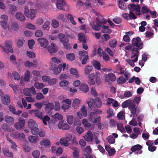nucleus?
<instances>
[{"label":"nucleus","mask_w":158,"mask_h":158,"mask_svg":"<svg viewBox=\"0 0 158 158\" xmlns=\"http://www.w3.org/2000/svg\"><path fill=\"white\" fill-rule=\"evenodd\" d=\"M1 24L2 26L4 28L7 27V21L8 20V17L6 15H2L1 16Z\"/></svg>","instance_id":"obj_11"},{"label":"nucleus","mask_w":158,"mask_h":158,"mask_svg":"<svg viewBox=\"0 0 158 158\" xmlns=\"http://www.w3.org/2000/svg\"><path fill=\"white\" fill-rule=\"evenodd\" d=\"M102 25L98 22H97L95 24H93L92 28L96 31H98L100 30Z\"/></svg>","instance_id":"obj_36"},{"label":"nucleus","mask_w":158,"mask_h":158,"mask_svg":"<svg viewBox=\"0 0 158 158\" xmlns=\"http://www.w3.org/2000/svg\"><path fill=\"white\" fill-rule=\"evenodd\" d=\"M6 122L9 124H12L14 122V119L13 117L6 115L4 118Z\"/></svg>","instance_id":"obj_24"},{"label":"nucleus","mask_w":158,"mask_h":158,"mask_svg":"<svg viewBox=\"0 0 158 158\" xmlns=\"http://www.w3.org/2000/svg\"><path fill=\"white\" fill-rule=\"evenodd\" d=\"M28 125L30 129H31L35 127H38V125L34 120L32 119L29 120L28 122Z\"/></svg>","instance_id":"obj_31"},{"label":"nucleus","mask_w":158,"mask_h":158,"mask_svg":"<svg viewBox=\"0 0 158 158\" xmlns=\"http://www.w3.org/2000/svg\"><path fill=\"white\" fill-rule=\"evenodd\" d=\"M80 104V101L78 98H75L73 100L72 106L75 109H77Z\"/></svg>","instance_id":"obj_30"},{"label":"nucleus","mask_w":158,"mask_h":158,"mask_svg":"<svg viewBox=\"0 0 158 158\" xmlns=\"http://www.w3.org/2000/svg\"><path fill=\"white\" fill-rule=\"evenodd\" d=\"M82 123L85 127H88L89 130H91L94 128V125L89 123L88 121L85 119H83Z\"/></svg>","instance_id":"obj_14"},{"label":"nucleus","mask_w":158,"mask_h":158,"mask_svg":"<svg viewBox=\"0 0 158 158\" xmlns=\"http://www.w3.org/2000/svg\"><path fill=\"white\" fill-rule=\"evenodd\" d=\"M66 17L68 19H69L70 22L73 24L75 25L76 23L74 21V18L73 16L70 14H67L65 15Z\"/></svg>","instance_id":"obj_42"},{"label":"nucleus","mask_w":158,"mask_h":158,"mask_svg":"<svg viewBox=\"0 0 158 158\" xmlns=\"http://www.w3.org/2000/svg\"><path fill=\"white\" fill-rule=\"evenodd\" d=\"M60 142L62 145L66 147H67L69 145V142L64 138H61L60 139Z\"/></svg>","instance_id":"obj_43"},{"label":"nucleus","mask_w":158,"mask_h":158,"mask_svg":"<svg viewBox=\"0 0 158 158\" xmlns=\"http://www.w3.org/2000/svg\"><path fill=\"white\" fill-rule=\"evenodd\" d=\"M1 127L5 131H14V129L13 128L8 125L6 123H4L2 124Z\"/></svg>","instance_id":"obj_19"},{"label":"nucleus","mask_w":158,"mask_h":158,"mask_svg":"<svg viewBox=\"0 0 158 158\" xmlns=\"http://www.w3.org/2000/svg\"><path fill=\"white\" fill-rule=\"evenodd\" d=\"M56 3V5L58 9L64 10V7L66 5V3L64 0H57Z\"/></svg>","instance_id":"obj_9"},{"label":"nucleus","mask_w":158,"mask_h":158,"mask_svg":"<svg viewBox=\"0 0 158 158\" xmlns=\"http://www.w3.org/2000/svg\"><path fill=\"white\" fill-rule=\"evenodd\" d=\"M43 123L44 125H47V122L49 121L50 120L49 117L47 115L44 116V117H42V119Z\"/></svg>","instance_id":"obj_50"},{"label":"nucleus","mask_w":158,"mask_h":158,"mask_svg":"<svg viewBox=\"0 0 158 158\" xmlns=\"http://www.w3.org/2000/svg\"><path fill=\"white\" fill-rule=\"evenodd\" d=\"M96 21L99 23L102 24H105L106 23L107 21L102 16H100L98 17Z\"/></svg>","instance_id":"obj_33"},{"label":"nucleus","mask_w":158,"mask_h":158,"mask_svg":"<svg viewBox=\"0 0 158 158\" xmlns=\"http://www.w3.org/2000/svg\"><path fill=\"white\" fill-rule=\"evenodd\" d=\"M132 45L137 48H134L132 50V55L131 56V58L135 57H138L139 54V50L142 49L143 48V43L141 42V38L139 37L133 39L132 41Z\"/></svg>","instance_id":"obj_1"},{"label":"nucleus","mask_w":158,"mask_h":158,"mask_svg":"<svg viewBox=\"0 0 158 158\" xmlns=\"http://www.w3.org/2000/svg\"><path fill=\"white\" fill-rule=\"evenodd\" d=\"M73 115H70L67 117V121L68 123L70 124H73Z\"/></svg>","instance_id":"obj_56"},{"label":"nucleus","mask_w":158,"mask_h":158,"mask_svg":"<svg viewBox=\"0 0 158 158\" xmlns=\"http://www.w3.org/2000/svg\"><path fill=\"white\" fill-rule=\"evenodd\" d=\"M45 105V110L46 111L48 112H49L53 110L54 107V104L52 103H48L46 104Z\"/></svg>","instance_id":"obj_22"},{"label":"nucleus","mask_w":158,"mask_h":158,"mask_svg":"<svg viewBox=\"0 0 158 158\" xmlns=\"http://www.w3.org/2000/svg\"><path fill=\"white\" fill-rule=\"evenodd\" d=\"M143 148L142 145L140 144H136L132 146L131 148V150L132 152H136L135 153V154H141L142 152L143 151L141 149Z\"/></svg>","instance_id":"obj_8"},{"label":"nucleus","mask_w":158,"mask_h":158,"mask_svg":"<svg viewBox=\"0 0 158 158\" xmlns=\"http://www.w3.org/2000/svg\"><path fill=\"white\" fill-rule=\"evenodd\" d=\"M36 13L37 10L36 9H31L29 11L28 6H26L25 7L24 14L27 18L31 20L33 19L35 17Z\"/></svg>","instance_id":"obj_2"},{"label":"nucleus","mask_w":158,"mask_h":158,"mask_svg":"<svg viewBox=\"0 0 158 158\" xmlns=\"http://www.w3.org/2000/svg\"><path fill=\"white\" fill-rule=\"evenodd\" d=\"M109 44L110 47L114 48L116 47L117 45V41L113 39L112 40L110 41Z\"/></svg>","instance_id":"obj_53"},{"label":"nucleus","mask_w":158,"mask_h":158,"mask_svg":"<svg viewBox=\"0 0 158 158\" xmlns=\"http://www.w3.org/2000/svg\"><path fill=\"white\" fill-rule=\"evenodd\" d=\"M59 40L63 44L66 42H69V40L68 37L63 34H59L58 35Z\"/></svg>","instance_id":"obj_15"},{"label":"nucleus","mask_w":158,"mask_h":158,"mask_svg":"<svg viewBox=\"0 0 158 158\" xmlns=\"http://www.w3.org/2000/svg\"><path fill=\"white\" fill-rule=\"evenodd\" d=\"M93 65L96 69L98 70H100L101 69V64L98 61L94 60L93 63Z\"/></svg>","instance_id":"obj_38"},{"label":"nucleus","mask_w":158,"mask_h":158,"mask_svg":"<svg viewBox=\"0 0 158 158\" xmlns=\"http://www.w3.org/2000/svg\"><path fill=\"white\" fill-rule=\"evenodd\" d=\"M40 144L41 145H44L46 148L49 147L50 145V141L48 139L41 141Z\"/></svg>","instance_id":"obj_35"},{"label":"nucleus","mask_w":158,"mask_h":158,"mask_svg":"<svg viewBox=\"0 0 158 158\" xmlns=\"http://www.w3.org/2000/svg\"><path fill=\"white\" fill-rule=\"evenodd\" d=\"M70 71L71 74L75 75L77 77H79L77 71L76 69L72 68L70 69Z\"/></svg>","instance_id":"obj_51"},{"label":"nucleus","mask_w":158,"mask_h":158,"mask_svg":"<svg viewBox=\"0 0 158 158\" xmlns=\"http://www.w3.org/2000/svg\"><path fill=\"white\" fill-rule=\"evenodd\" d=\"M96 82L98 85L99 84L101 83V77L100 73H99V72L96 73Z\"/></svg>","instance_id":"obj_47"},{"label":"nucleus","mask_w":158,"mask_h":158,"mask_svg":"<svg viewBox=\"0 0 158 158\" xmlns=\"http://www.w3.org/2000/svg\"><path fill=\"white\" fill-rule=\"evenodd\" d=\"M31 112L34 113L35 115L40 119H42L43 113L42 112L39 111V110L36 109L31 110Z\"/></svg>","instance_id":"obj_21"},{"label":"nucleus","mask_w":158,"mask_h":158,"mask_svg":"<svg viewBox=\"0 0 158 158\" xmlns=\"http://www.w3.org/2000/svg\"><path fill=\"white\" fill-rule=\"evenodd\" d=\"M3 153L8 158H12L13 154L11 152H9L8 149H5L3 150Z\"/></svg>","instance_id":"obj_32"},{"label":"nucleus","mask_w":158,"mask_h":158,"mask_svg":"<svg viewBox=\"0 0 158 158\" xmlns=\"http://www.w3.org/2000/svg\"><path fill=\"white\" fill-rule=\"evenodd\" d=\"M28 139L31 142L35 143L37 141V137L36 136H31L28 137Z\"/></svg>","instance_id":"obj_46"},{"label":"nucleus","mask_w":158,"mask_h":158,"mask_svg":"<svg viewBox=\"0 0 158 158\" xmlns=\"http://www.w3.org/2000/svg\"><path fill=\"white\" fill-rule=\"evenodd\" d=\"M117 129L122 133L125 132V129L123 127V125L122 123H119L117 124Z\"/></svg>","instance_id":"obj_40"},{"label":"nucleus","mask_w":158,"mask_h":158,"mask_svg":"<svg viewBox=\"0 0 158 158\" xmlns=\"http://www.w3.org/2000/svg\"><path fill=\"white\" fill-rule=\"evenodd\" d=\"M32 155L35 158H39L40 156V152L38 150L34 151L33 152Z\"/></svg>","instance_id":"obj_61"},{"label":"nucleus","mask_w":158,"mask_h":158,"mask_svg":"<svg viewBox=\"0 0 158 158\" xmlns=\"http://www.w3.org/2000/svg\"><path fill=\"white\" fill-rule=\"evenodd\" d=\"M10 59L11 63L14 64H16L17 62L15 56L13 54L11 55L10 57Z\"/></svg>","instance_id":"obj_55"},{"label":"nucleus","mask_w":158,"mask_h":158,"mask_svg":"<svg viewBox=\"0 0 158 158\" xmlns=\"http://www.w3.org/2000/svg\"><path fill=\"white\" fill-rule=\"evenodd\" d=\"M53 117L56 120H60L62 118V116L58 113L55 114L53 116Z\"/></svg>","instance_id":"obj_62"},{"label":"nucleus","mask_w":158,"mask_h":158,"mask_svg":"<svg viewBox=\"0 0 158 158\" xmlns=\"http://www.w3.org/2000/svg\"><path fill=\"white\" fill-rule=\"evenodd\" d=\"M28 46L30 49H32L33 48V46L34 45L35 42L33 40H28Z\"/></svg>","instance_id":"obj_60"},{"label":"nucleus","mask_w":158,"mask_h":158,"mask_svg":"<svg viewBox=\"0 0 158 158\" xmlns=\"http://www.w3.org/2000/svg\"><path fill=\"white\" fill-rule=\"evenodd\" d=\"M108 142L110 144L114 143L115 142V139L114 137L111 135H109L107 138Z\"/></svg>","instance_id":"obj_48"},{"label":"nucleus","mask_w":158,"mask_h":158,"mask_svg":"<svg viewBox=\"0 0 158 158\" xmlns=\"http://www.w3.org/2000/svg\"><path fill=\"white\" fill-rule=\"evenodd\" d=\"M137 108L133 109L130 110H131V112L132 114V115H130V117H131L132 115L134 117H136L138 114L139 112H137Z\"/></svg>","instance_id":"obj_54"},{"label":"nucleus","mask_w":158,"mask_h":158,"mask_svg":"<svg viewBox=\"0 0 158 158\" xmlns=\"http://www.w3.org/2000/svg\"><path fill=\"white\" fill-rule=\"evenodd\" d=\"M67 59L70 61L73 60L75 59V56L73 53H70L67 54L66 55Z\"/></svg>","instance_id":"obj_37"},{"label":"nucleus","mask_w":158,"mask_h":158,"mask_svg":"<svg viewBox=\"0 0 158 158\" xmlns=\"http://www.w3.org/2000/svg\"><path fill=\"white\" fill-rule=\"evenodd\" d=\"M17 46L19 48L21 47L23 45V40L18 39L16 40Z\"/></svg>","instance_id":"obj_58"},{"label":"nucleus","mask_w":158,"mask_h":158,"mask_svg":"<svg viewBox=\"0 0 158 158\" xmlns=\"http://www.w3.org/2000/svg\"><path fill=\"white\" fill-rule=\"evenodd\" d=\"M34 86L37 89H41L44 86V85L42 83L36 82L34 84Z\"/></svg>","instance_id":"obj_45"},{"label":"nucleus","mask_w":158,"mask_h":158,"mask_svg":"<svg viewBox=\"0 0 158 158\" xmlns=\"http://www.w3.org/2000/svg\"><path fill=\"white\" fill-rule=\"evenodd\" d=\"M48 50L51 54L55 53L57 51V49L56 48L55 45L53 43H51L50 45L48 48Z\"/></svg>","instance_id":"obj_18"},{"label":"nucleus","mask_w":158,"mask_h":158,"mask_svg":"<svg viewBox=\"0 0 158 158\" xmlns=\"http://www.w3.org/2000/svg\"><path fill=\"white\" fill-rule=\"evenodd\" d=\"M65 48L67 50H69L72 48V46L69 42H66L63 44Z\"/></svg>","instance_id":"obj_63"},{"label":"nucleus","mask_w":158,"mask_h":158,"mask_svg":"<svg viewBox=\"0 0 158 158\" xmlns=\"http://www.w3.org/2000/svg\"><path fill=\"white\" fill-rule=\"evenodd\" d=\"M107 113L108 114L107 117L108 118L112 117L114 114L113 110L111 109H109L107 110Z\"/></svg>","instance_id":"obj_59"},{"label":"nucleus","mask_w":158,"mask_h":158,"mask_svg":"<svg viewBox=\"0 0 158 158\" xmlns=\"http://www.w3.org/2000/svg\"><path fill=\"white\" fill-rule=\"evenodd\" d=\"M80 90L84 93H86L88 91L89 88L88 86L85 84L82 83L80 87Z\"/></svg>","instance_id":"obj_25"},{"label":"nucleus","mask_w":158,"mask_h":158,"mask_svg":"<svg viewBox=\"0 0 158 158\" xmlns=\"http://www.w3.org/2000/svg\"><path fill=\"white\" fill-rule=\"evenodd\" d=\"M50 23L49 21H46L44 23L42 27V29L45 30H48L49 27V26L50 25Z\"/></svg>","instance_id":"obj_49"},{"label":"nucleus","mask_w":158,"mask_h":158,"mask_svg":"<svg viewBox=\"0 0 158 158\" xmlns=\"http://www.w3.org/2000/svg\"><path fill=\"white\" fill-rule=\"evenodd\" d=\"M81 110L82 112L83 116L85 117L87 116V112L85 106L84 105H83L81 108Z\"/></svg>","instance_id":"obj_57"},{"label":"nucleus","mask_w":158,"mask_h":158,"mask_svg":"<svg viewBox=\"0 0 158 158\" xmlns=\"http://www.w3.org/2000/svg\"><path fill=\"white\" fill-rule=\"evenodd\" d=\"M24 65L25 66L28 67H31L32 66L33 68H36L37 67V65L35 63H33L28 60L24 62Z\"/></svg>","instance_id":"obj_29"},{"label":"nucleus","mask_w":158,"mask_h":158,"mask_svg":"<svg viewBox=\"0 0 158 158\" xmlns=\"http://www.w3.org/2000/svg\"><path fill=\"white\" fill-rule=\"evenodd\" d=\"M37 41L41 46L44 48H46L48 45V41L45 38H40L38 39Z\"/></svg>","instance_id":"obj_10"},{"label":"nucleus","mask_w":158,"mask_h":158,"mask_svg":"<svg viewBox=\"0 0 158 158\" xmlns=\"http://www.w3.org/2000/svg\"><path fill=\"white\" fill-rule=\"evenodd\" d=\"M10 136L15 139H19L20 140L25 138V135L22 133H19L18 131L13 132L10 133Z\"/></svg>","instance_id":"obj_6"},{"label":"nucleus","mask_w":158,"mask_h":158,"mask_svg":"<svg viewBox=\"0 0 158 158\" xmlns=\"http://www.w3.org/2000/svg\"><path fill=\"white\" fill-rule=\"evenodd\" d=\"M16 19L21 22L24 21L25 18L24 15L21 13L17 12L16 15Z\"/></svg>","instance_id":"obj_27"},{"label":"nucleus","mask_w":158,"mask_h":158,"mask_svg":"<svg viewBox=\"0 0 158 158\" xmlns=\"http://www.w3.org/2000/svg\"><path fill=\"white\" fill-rule=\"evenodd\" d=\"M31 129V133L34 135H37L39 131L38 127H35Z\"/></svg>","instance_id":"obj_44"},{"label":"nucleus","mask_w":158,"mask_h":158,"mask_svg":"<svg viewBox=\"0 0 158 158\" xmlns=\"http://www.w3.org/2000/svg\"><path fill=\"white\" fill-rule=\"evenodd\" d=\"M92 69V67L91 66L88 65L85 69V72L86 75H89Z\"/></svg>","instance_id":"obj_41"},{"label":"nucleus","mask_w":158,"mask_h":158,"mask_svg":"<svg viewBox=\"0 0 158 158\" xmlns=\"http://www.w3.org/2000/svg\"><path fill=\"white\" fill-rule=\"evenodd\" d=\"M131 102V100L128 99L123 102L122 104V107L123 108H125L129 106Z\"/></svg>","instance_id":"obj_39"},{"label":"nucleus","mask_w":158,"mask_h":158,"mask_svg":"<svg viewBox=\"0 0 158 158\" xmlns=\"http://www.w3.org/2000/svg\"><path fill=\"white\" fill-rule=\"evenodd\" d=\"M115 79V75L112 73H110L105 77V80L109 85L110 84L111 82L114 81Z\"/></svg>","instance_id":"obj_7"},{"label":"nucleus","mask_w":158,"mask_h":158,"mask_svg":"<svg viewBox=\"0 0 158 158\" xmlns=\"http://www.w3.org/2000/svg\"><path fill=\"white\" fill-rule=\"evenodd\" d=\"M56 79L55 78L49 79L48 83L50 85H52L56 84Z\"/></svg>","instance_id":"obj_64"},{"label":"nucleus","mask_w":158,"mask_h":158,"mask_svg":"<svg viewBox=\"0 0 158 158\" xmlns=\"http://www.w3.org/2000/svg\"><path fill=\"white\" fill-rule=\"evenodd\" d=\"M93 135L90 131H88L86 135L84 136V139L88 142H91L93 139Z\"/></svg>","instance_id":"obj_12"},{"label":"nucleus","mask_w":158,"mask_h":158,"mask_svg":"<svg viewBox=\"0 0 158 158\" xmlns=\"http://www.w3.org/2000/svg\"><path fill=\"white\" fill-rule=\"evenodd\" d=\"M3 103L5 105H8L10 103V97L9 95H6L2 98Z\"/></svg>","instance_id":"obj_23"},{"label":"nucleus","mask_w":158,"mask_h":158,"mask_svg":"<svg viewBox=\"0 0 158 158\" xmlns=\"http://www.w3.org/2000/svg\"><path fill=\"white\" fill-rule=\"evenodd\" d=\"M58 127L59 129H62L63 130H67L69 128V125L63 121H61L59 123Z\"/></svg>","instance_id":"obj_16"},{"label":"nucleus","mask_w":158,"mask_h":158,"mask_svg":"<svg viewBox=\"0 0 158 158\" xmlns=\"http://www.w3.org/2000/svg\"><path fill=\"white\" fill-rule=\"evenodd\" d=\"M118 7L123 10H126L127 9L126 3L122 0H118Z\"/></svg>","instance_id":"obj_20"},{"label":"nucleus","mask_w":158,"mask_h":158,"mask_svg":"<svg viewBox=\"0 0 158 158\" xmlns=\"http://www.w3.org/2000/svg\"><path fill=\"white\" fill-rule=\"evenodd\" d=\"M30 73L27 69L24 73V80L25 82H27L30 80Z\"/></svg>","instance_id":"obj_28"},{"label":"nucleus","mask_w":158,"mask_h":158,"mask_svg":"<svg viewBox=\"0 0 158 158\" xmlns=\"http://www.w3.org/2000/svg\"><path fill=\"white\" fill-rule=\"evenodd\" d=\"M116 72L114 73H117L118 74H122L124 73V69L121 67H120L116 69Z\"/></svg>","instance_id":"obj_52"},{"label":"nucleus","mask_w":158,"mask_h":158,"mask_svg":"<svg viewBox=\"0 0 158 158\" xmlns=\"http://www.w3.org/2000/svg\"><path fill=\"white\" fill-rule=\"evenodd\" d=\"M140 97H135L133 100L131 101V102L129 106L128 107L129 110L137 108L136 107L137 106H138L141 100Z\"/></svg>","instance_id":"obj_5"},{"label":"nucleus","mask_w":158,"mask_h":158,"mask_svg":"<svg viewBox=\"0 0 158 158\" xmlns=\"http://www.w3.org/2000/svg\"><path fill=\"white\" fill-rule=\"evenodd\" d=\"M127 81L123 76H122L118 78L117 80V82L118 84L122 85L125 83Z\"/></svg>","instance_id":"obj_34"},{"label":"nucleus","mask_w":158,"mask_h":158,"mask_svg":"<svg viewBox=\"0 0 158 158\" xmlns=\"http://www.w3.org/2000/svg\"><path fill=\"white\" fill-rule=\"evenodd\" d=\"M50 69L53 70L54 74L56 75L58 74L62 69V64H59L58 66L56 64L53 63H51Z\"/></svg>","instance_id":"obj_3"},{"label":"nucleus","mask_w":158,"mask_h":158,"mask_svg":"<svg viewBox=\"0 0 158 158\" xmlns=\"http://www.w3.org/2000/svg\"><path fill=\"white\" fill-rule=\"evenodd\" d=\"M12 43L10 41H6L5 43L6 48L7 52L12 53L13 50L12 47Z\"/></svg>","instance_id":"obj_17"},{"label":"nucleus","mask_w":158,"mask_h":158,"mask_svg":"<svg viewBox=\"0 0 158 158\" xmlns=\"http://www.w3.org/2000/svg\"><path fill=\"white\" fill-rule=\"evenodd\" d=\"M94 107L100 108L102 106V101L101 99L99 97H96L95 98L94 103Z\"/></svg>","instance_id":"obj_13"},{"label":"nucleus","mask_w":158,"mask_h":158,"mask_svg":"<svg viewBox=\"0 0 158 158\" xmlns=\"http://www.w3.org/2000/svg\"><path fill=\"white\" fill-rule=\"evenodd\" d=\"M79 40L80 42H83L84 43L86 42V38L84 33H79L78 34Z\"/></svg>","instance_id":"obj_26"},{"label":"nucleus","mask_w":158,"mask_h":158,"mask_svg":"<svg viewBox=\"0 0 158 158\" xmlns=\"http://www.w3.org/2000/svg\"><path fill=\"white\" fill-rule=\"evenodd\" d=\"M25 123V121L23 118H20L19 122L15 123L14 127L18 130H20L24 127Z\"/></svg>","instance_id":"obj_4"}]
</instances>
